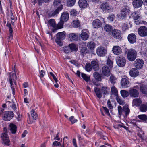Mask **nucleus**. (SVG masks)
<instances>
[{"mask_svg":"<svg viewBox=\"0 0 147 147\" xmlns=\"http://www.w3.org/2000/svg\"><path fill=\"white\" fill-rule=\"evenodd\" d=\"M13 39V36L12 33H10V35L9 36L8 38V41H10L11 40H12Z\"/></svg>","mask_w":147,"mask_h":147,"instance_id":"nucleus-64","label":"nucleus"},{"mask_svg":"<svg viewBox=\"0 0 147 147\" xmlns=\"http://www.w3.org/2000/svg\"><path fill=\"white\" fill-rule=\"evenodd\" d=\"M53 5L54 6L56 7L59 8L61 7L63 9V5L61 4V0H54Z\"/></svg>","mask_w":147,"mask_h":147,"instance_id":"nucleus-27","label":"nucleus"},{"mask_svg":"<svg viewBox=\"0 0 147 147\" xmlns=\"http://www.w3.org/2000/svg\"><path fill=\"white\" fill-rule=\"evenodd\" d=\"M91 66L92 68L94 71H97L99 69V66L97 62L95 61H92Z\"/></svg>","mask_w":147,"mask_h":147,"instance_id":"nucleus-23","label":"nucleus"},{"mask_svg":"<svg viewBox=\"0 0 147 147\" xmlns=\"http://www.w3.org/2000/svg\"><path fill=\"white\" fill-rule=\"evenodd\" d=\"M141 102V100L139 98L135 99L133 101V105L136 106L140 105Z\"/></svg>","mask_w":147,"mask_h":147,"instance_id":"nucleus-35","label":"nucleus"},{"mask_svg":"<svg viewBox=\"0 0 147 147\" xmlns=\"http://www.w3.org/2000/svg\"><path fill=\"white\" fill-rule=\"evenodd\" d=\"M1 137L2 138L3 143L7 146L10 145V140L7 134V130L6 127L4 128L3 133L1 135Z\"/></svg>","mask_w":147,"mask_h":147,"instance_id":"nucleus-3","label":"nucleus"},{"mask_svg":"<svg viewBox=\"0 0 147 147\" xmlns=\"http://www.w3.org/2000/svg\"><path fill=\"white\" fill-rule=\"evenodd\" d=\"M138 32L141 37H145L147 36V28L145 26H140L138 29Z\"/></svg>","mask_w":147,"mask_h":147,"instance_id":"nucleus-7","label":"nucleus"},{"mask_svg":"<svg viewBox=\"0 0 147 147\" xmlns=\"http://www.w3.org/2000/svg\"><path fill=\"white\" fill-rule=\"evenodd\" d=\"M76 1V0H68L67 5L69 7H72L74 5Z\"/></svg>","mask_w":147,"mask_h":147,"instance_id":"nucleus-43","label":"nucleus"},{"mask_svg":"<svg viewBox=\"0 0 147 147\" xmlns=\"http://www.w3.org/2000/svg\"><path fill=\"white\" fill-rule=\"evenodd\" d=\"M95 46V44L93 42H90L87 44V46L88 48L90 50H93Z\"/></svg>","mask_w":147,"mask_h":147,"instance_id":"nucleus-34","label":"nucleus"},{"mask_svg":"<svg viewBox=\"0 0 147 147\" xmlns=\"http://www.w3.org/2000/svg\"><path fill=\"white\" fill-rule=\"evenodd\" d=\"M78 3L79 6L81 8H85L87 6V2L86 0H79Z\"/></svg>","mask_w":147,"mask_h":147,"instance_id":"nucleus-22","label":"nucleus"},{"mask_svg":"<svg viewBox=\"0 0 147 147\" xmlns=\"http://www.w3.org/2000/svg\"><path fill=\"white\" fill-rule=\"evenodd\" d=\"M48 25L53 28V32H54L56 27V24L55 20L53 19H50L48 22Z\"/></svg>","mask_w":147,"mask_h":147,"instance_id":"nucleus-20","label":"nucleus"},{"mask_svg":"<svg viewBox=\"0 0 147 147\" xmlns=\"http://www.w3.org/2000/svg\"><path fill=\"white\" fill-rule=\"evenodd\" d=\"M112 51L113 53L115 55H119L122 52V49L121 48L118 46H113Z\"/></svg>","mask_w":147,"mask_h":147,"instance_id":"nucleus-16","label":"nucleus"},{"mask_svg":"<svg viewBox=\"0 0 147 147\" xmlns=\"http://www.w3.org/2000/svg\"><path fill=\"white\" fill-rule=\"evenodd\" d=\"M131 16H132L135 20H138L140 18V16L136 12H133L131 15Z\"/></svg>","mask_w":147,"mask_h":147,"instance_id":"nucleus-41","label":"nucleus"},{"mask_svg":"<svg viewBox=\"0 0 147 147\" xmlns=\"http://www.w3.org/2000/svg\"><path fill=\"white\" fill-rule=\"evenodd\" d=\"M14 116V114L12 111H6L4 116V120L5 121L10 120Z\"/></svg>","mask_w":147,"mask_h":147,"instance_id":"nucleus-8","label":"nucleus"},{"mask_svg":"<svg viewBox=\"0 0 147 147\" xmlns=\"http://www.w3.org/2000/svg\"><path fill=\"white\" fill-rule=\"evenodd\" d=\"M121 84V86L124 88L129 86V82L126 78H124L122 79Z\"/></svg>","mask_w":147,"mask_h":147,"instance_id":"nucleus-18","label":"nucleus"},{"mask_svg":"<svg viewBox=\"0 0 147 147\" xmlns=\"http://www.w3.org/2000/svg\"><path fill=\"white\" fill-rule=\"evenodd\" d=\"M102 107L106 114L108 116H109L110 115V114L109 112V110L106 107Z\"/></svg>","mask_w":147,"mask_h":147,"instance_id":"nucleus-60","label":"nucleus"},{"mask_svg":"<svg viewBox=\"0 0 147 147\" xmlns=\"http://www.w3.org/2000/svg\"><path fill=\"white\" fill-rule=\"evenodd\" d=\"M107 105L108 108H109L110 109H112L113 107L111 104V102L109 100H108L107 103Z\"/></svg>","mask_w":147,"mask_h":147,"instance_id":"nucleus-63","label":"nucleus"},{"mask_svg":"<svg viewBox=\"0 0 147 147\" xmlns=\"http://www.w3.org/2000/svg\"><path fill=\"white\" fill-rule=\"evenodd\" d=\"M123 110L125 113V116H127L128 115L130 112V109L128 105H125L123 107Z\"/></svg>","mask_w":147,"mask_h":147,"instance_id":"nucleus-30","label":"nucleus"},{"mask_svg":"<svg viewBox=\"0 0 147 147\" xmlns=\"http://www.w3.org/2000/svg\"><path fill=\"white\" fill-rule=\"evenodd\" d=\"M125 53L127 54L128 59L130 61H134L137 58V52L134 49H127Z\"/></svg>","mask_w":147,"mask_h":147,"instance_id":"nucleus-1","label":"nucleus"},{"mask_svg":"<svg viewBox=\"0 0 147 147\" xmlns=\"http://www.w3.org/2000/svg\"><path fill=\"white\" fill-rule=\"evenodd\" d=\"M94 90L97 97L100 99V98L102 97V92L100 89L95 87L94 88Z\"/></svg>","mask_w":147,"mask_h":147,"instance_id":"nucleus-25","label":"nucleus"},{"mask_svg":"<svg viewBox=\"0 0 147 147\" xmlns=\"http://www.w3.org/2000/svg\"><path fill=\"white\" fill-rule=\"evenodd\" d=\"M68 40L71 41H76L78 40V36L75 33H71L68 34Z\"/></svg>","mask_w":147,"mask_h":147,"instance_id":"nucleus-13","label":"nucleus"},{"mask_svg":"<svg viewBox=\"0 0 147 147\" xmlns=\"http://www.w3.org/2000/svg\"><path fill=\"white\" fill-rule=\"evenodd\" d=\"M102 74L105 76L108 77L111 74L110 70L107 66L105 65L102 67Z\"/></svg>","mask_w":147,"mask_h":147,"instance_id":"nucleus-12","label":"nucleus"},{"mask_svg":"<svg viewBox=\"0 0 147 147\" xmlns=\"http://www.w3.org/2000/svg\"><path fill=\"white\" fill-rule=\"evenodd\" d=\"M88 52V50L86 47L82 48L80 51V53L83 55H84Z\"/></svg>","mask_w":147,"mask_h":147,"instance_id":"nucleus-44","label":"nucleus"},{"mask_svg":"<svg viewBox=\"0 0 147 147\" xmlns=\"http://www.w3.org/2000/svg\"><path fill=\"white\" fill-rule=\"evenodd\" d=\"M140 92L143 94L147 95V86L142 85L140 87Z\"/></svg>","mask_w":147,"mask_h":147,"instance_id":"nucleus-28","label":"nucleus"},{"mask_svg":"<svg viewBox=\"0 0 147 147\" xmlns=\"http://www.w3.org/2000/svg\"><path fill=\"white\" fill-rule=\"evenodd\" d=\"M104 30L107 32H109L112 30V26L109 24H106L104 26Z\"/></svg>","mask_w":147,"mask_h":147,"instance_id":"nucleus-39","label":"nucleus"},{"mask_svg":"<svg viewBox=\"0 0 147 147\" xmlns=\"http://www.w3.org/2000/svg\"><path fill=\"white\" fill-rule=\"evenodd\" d=\"M77 14V11L74 9H72L70 12V15L72 16H76Z\"/></svg>","mask_w":147,"mask_h":147,"instance_id":"nucleus-59","label":"nucleus"},{"mask_svg":"<svg viewBox=\"0 0 147 147\" xmlns=\"http://www.w3.org/2000/svg\"><path fill=\"white\" fill-rule=\"evenodd\" d=\"M10 130L11 132L13 134H15L16 131L17 127L14 124H11L10 125Z\"/></svg>","mask_w":147,"mask_h":147,"instance_id":"nucleus-33","label":"nucleus"},{"mask_svg":"<svg viewBox=\"0 0 147 147\" xmlns=\"http://www.w3.org/2000/svg\"><path fill=\"white\" fill-rule=\"evenodd\" d=\"M93 76L96 80L98 81L102 80L100 74L98 72H95L93 74Z\"/></svg>","mask_w":147,"mask_h":147,"instance_id":"nucleus-31","label":"nucleus"},{"mask_svg":"<svg viewBox=\"0 0 147 147\" xmlns=\"http://www.w3.org/2000/svg\"><path fill=\"white\" fill-rule=\"evenodd\" d=\"M62 10V8L61 7H60L59 8H57L54 11L50 12L49 13V15L51 17L54 16L55 15L58 14L59 12Z\"/></svg>","mask_w":147,"mask_h":147,"instance_id":"nucleus-24","label":"nucleus"},{"mask_svg":"<svg viewBox=\"0 0 147 147\" xmlns=\"http://www.w3.org/2000/svg\"><path fill=\"white\" fill-rule=\"evenodd\" d=\"M116 62L118 66L120 67H123L125 64L126 60L123 55H120L116 58Z\"/></svg>","mask_w":147,"mask_h":147,"instance_id":"nucleus-4","label":"nucleus"},{"mask_svg":"<svg viewBox=\"0 0 147 147\" xmlns=\"http://www.w3.org/2000/svg\"><path fill=\"white\" fill-rule=\"evenodd\" d=\"M53 145L56 146H59L61 145V144L59 142L55 141L53 143Z\"/></svg>","mask_w":147,"mask_h":147,"instance_id":"nucleus-61","label":"nucleus"},{"mask_svg":"<svg viewBox=\"0 0 147 147\" xmlns=\"http://www.w3.org/2000/svg\"><path fill=\"white\" fill-rule=\"evenodd\" d=\"M127 38L130 43L133 44L136 42V37L134 34L131 33L128 35Z\"/></svg>","mask_w":147,"mask_h":147,"instance_id":"nucleus-15","label":"nucleus"},{"mask_svg":"<svg viewBox=\"0 0 147 147\" xmlns=\"http://www.w3.org/2000/svg\"><path fill=\"white\" fill-rule=\"evenodd\" d=\"M63 51L66 54H68L71 51L69 46L63 47Z\"/></svg>","mask_w":147,"mask_h":147,"instance_id":"nucleus-49","label":"nucleus"},{"mask_svg":"<svg viewBox=\"0 0 147 147\" xmlns=\"http://www.w3.org/2000/svg\"><path fill=\"white\" fill-rule=\"evenodd\" d=\"M69 120L71 122L72 124H73L77 122L78 120L77 119H75L74 116H71L69 118Z\"/></svg>","mask_w":147,"mask_h":147,"instance_id":"nucleus-54","label":"nucleus"},{"mask_svg":"<svg viewBox=\"0 0 147 147\" xmlns=\"http://www.w3.org/2000/svg\"><path fill=\"white\" fill-rule=\"evenodd\" d=\"M116 78L114 76L111 75L110 76L109 80L111 84L114 85L116 83Z\"/></svg>","mask_w":147,"mask_h":147,"instance_id":"nucleus-40","label":"nucleus"},{"mask_svg":"<svg viewBox=\"0 0 147 147\" xmlns=\"http://www.w3.org/2000/svg\"><path fill=\"white\" fill-rule=\"evenodd\" d=\"M64 22L63 21L61 20L60 22L58 23L57 25L56 24V27L55 28V31L61 28H62Z\"/></svg>","mask_w":147,"mask_h":147,"instance_id":"nucleus-45","label":"nucleus"},{"mask_svg":"<svg viewBox=\"0 0 147 147\" xmlns=\"http://www.w3.org/2000/svg\"><path fill=\"white\" fill-rule=\"evenodd\" d=\"M129 74L131 76L135 77L139 75V72L138 70L136 68H133L130 70Z\"/></svg>","mask_w":147,"mask_h":147,"instance_id":"nucleus-21","label":"nucleus"},{"mask_svg":"<svg viewBox=\"0 0 147 147\" xmlns=\"http://www.w3.org/2000/svg\"><path fill=\"white\" fill-rule=\"evenodd\" d=\"M15 73L13 74L10 73V78H9V82L11 84V87L12 88V90L13 92V93L14 94L15 93V88L14 86L13 85V82L15 84V86L16 85V83L15 80L17 79V78L16 74V71L15 69Z\"/></svg>","mask_w":147,"mask_h":147,"instance_id":"nucleus-2","label":"nucleus"},{"mask_svg":"<svg viewBox=\"0 0 147 147\" xmlns=\"http://www.w3.org/2000/svg\"><path fill=\"white\" fill-rule=\"evenodd\" d=\"M65 35L63 32L58 33L57 34V37L55 39V42L59 45H62L61 40L65 39Z\"/></svg>","mask_w":147,"mask_h":147,"instance_id":"nucleus-5","label":"nucleus"},{"mask_svg":"<svg viewBox=\"0 0 147 147\" xmlns=\"http://www.w3.org/2000/svg\"><path fill=\"white\" fill-rule=\"evenodd\" d=\"M92 67L90 63H87L85 67V70L88 72H90L92 70Z\"/></svg>","mask_w":147,"mask_h":147,"instance_id":"nucleus-48","label":"nucleus"},{"mask_svg":"<svg viewBox=\"0 0 147 147\" xmlns=\"http://www.w3.org/2000/svg\"><path fill=\"white\" fill-rule=\"evenodd\" d=\"M112 35L115 38L119 39L121 36V32L118 30L114 29L112 32Z\"/></svg>","mask_w":147,"mask_h":147,"instance_id":"nucleus-14","label":"nucleus"},{"mask_svg":"<svg viewBox=\"0 0 147 147\" xmlns=\"http://www.w3.org/2000/svg\"><path fill=\"white\" fill-rule=\"evenodd\" d=\"M121 96L123 98L126 97L129 95V93L128 91L125 90H121L120 91Z\"/></svg>","mask_w":147,"mask_h":147,"instance_id":"nucleus-36","label":"nucleus"},{"mask_svg":"<svg viewBox=\"0 0 147 147\" xmlns=\"http://www.w3.org/2000/svg\"><path fill=\"white\" fill-rule=\"evenodd\" d=\"M138 118L143 122H145L147 120V116L146 115H140L138 116Z\"/></svg>","mask_w":147,"mask_h":147,"instance_id":"nucleus-42","label":"nucleus"},{"mask_svg":"<svg viewBox=\"0 0 147 147\" xmlns=\"http://www.w3.org/2000/svg\"><path fill=\"white\" fill-rule=\"evenodd\" d=\"M72 26L75 28H77L80 26V24L79 21L78 20H76L73 21L72 22Z\"/></svg>","mask_w":147,"mask_h":147,"instance_id":"nucleus-38","label":"nucleus"},{"mask_svg":"<svg viewBox=\"0 0 147 147\" xmlns=\"http://www.w3.org/2000/svg\"><path fill=\"white\" fill-rule=\"evenodd\" d=\"M102 24L101 22L98 19H96L92 22V26L94 28H98L100 27Z\"/></svg>","mask_w":147,"mask_h":147,"instance_id":"nucleus-19","label":"nucleus"},{"mask_svg":"<svg viewBox=\"0 0 147 147\" xmlns=\"http://www.w3.org/2000/svg\"><path fill=\"white\" fill-rule=\"evenodd\" d=\"M69 18V14L66 12H63L62 13L61 17V20L63 21H67Z\"/></svg>","mask_w":147,"mask_h":147,"instance_id":"nucleus-26","label":"nucleus"},{"mask_svg":"<svg viewBox=\"0 0 147 147\" xmlns=\"http://www.w3.org/2000/svg\"><path fill=\"white\" fill-rule=\"evenodd\" d=\"M144 64L143 60L140 59H137L135 61V66L138 69L142 68Z\"/></svg>","mask_w":147,"mask_h":147,"instance_id":"nucleus-11","label":"nucleus"},{"mask_svg":"<svg viewBox=\"0 0 147 147\" xmlns=\"http://www.w3.org/2000/svg\"><path fill=\"white\" fill-rule=\"evenodd\" d=\"M81 37L82 40H86L88 39L89 35L87 32L82 31L81 34Z\"/></svg>","mask_w":147,"mask_h":147,"instance_id":"nucleus-29","label":"nucleus"},{"mask_svg":"<svg viewBox=\"0 0 147 147\" xmlns=\"http://www.w3.org/2000/svg\"><path fill=\"white\" fill-rule=\"evenodd\" d=\"M31 115L33 118L35 120L38 117V115L37 113L34 110L32 109L31 111Z\"/></svg>","mask_w":147,"mask_h":147,"instance_id":"nucleus-46","label":"nucleus"},{"mask_svg":"<svg viewBox=\"0 0 147 147\" xmlns=\"http://www.w3.org/2000/svg\"><path fill=\"white\" fill-rule=\"evenodd\" d=\"M139 92L135 87L131 88L129 90V94L131 97H137L139 95Z\"/></svg>","mask_w":147,"mask_h":147,"instance_id":"nucleus-9","label":"nucleus"},{"mask_svg":"<svg viewBox=\"0 0 147 147\" xmlns=\"http://www.w3.org/2000/svg\"><path fill=\"white\" fill-rule=\"evenodd\" d=\"M143 3L142 0H134L133 2V5L134 8H138L140 7Z\"/></svg>","mask_w":147,"mask_h":147,"instance_id":"nucleus-17","label":"nucleus"},{"mask_svg":"<svg viewBox=\"0 0 147 147\" xmlns=\"http://www.w3.org/2000/svg\"><path fill=\"white\" fill-rule=\"evenodd\" d=\"M96 52L98 56H103L106 53V50L104 47H100L97 48Z\"/></svg>","mask_w":147,"mask_h":147,"instance_id":"nucleus-10","label":"nucleus"},{"mask_svg":"<svg viewBox=\"0 0 147 147\" xmlns=\"http://www.w3.org/2000/svg\"><path fill=\"white\" fill-rule=\"evenodd\" d=\"M40 72V78H43L44 76L45 72L43 70H39Z\"/></svg>","mask_w":147,"mask_h":147,"instance_id":"nucleus-62","label":"nucleus"},{"mask_svg":"<svg viewBox=\"0 0 147 147\" xmlns=\"http://www.w3.org/2000/svg\"><path fill=\"white\" fill-rule=\"evenodd\" d=\"M121 27L122 30L123 31H125L128 28V25L127 24L125 23L123 24Z\"/></svg>","mask_w":147,"mask_h":147,"instance_id":"nucleus-57","label":"nucleus"},{"mask_svg":"<svg viewBox=\"0 0 147 147\" xmlns=\"http://www.w3.org/2000/svg\"><path fill=\"white\" fill-rule=\"evenodd\" d=\"M111 91L113 94L116 97L118 96V90L115 86H113L111 87Z\"/></svg>","mask_w":147,"mask_h":147,"instance_id":"nucleus-32","label":"nucleus"},{"mask_svg":"<svg viewBox=\"0 0 147 147\" xmlns=\"http://www.w3.org/2000/svg\"><path fill=\"white\" fill-rule=\"evenodd\" d=\"M100 7L104 11L106 9H108L109 8V6L107 3L102 4L100 6Z\"/></svg>","mask_w":147,"mask_h":147,"instance_id":"nucleus-50","label":"nucleus"},{"mask_svg":"<svg viewBox=\"0 0 147 147\" xmlns=\"http://www.w3.org/2000/svg\"><path fill=\"white\" fill-rule=\"evenodd\" d=\"M69 46L71 52H72L73 51H76L77 50L78 48L76 45L72 43L70 44Z\"/></svg>","mask_w":147,"mask_h":147,"instance_id":"nucleus-37","label":"nucleus"},{"mask_svg":"<svg viewBox=\"0 0 147 147\" xmlns=\"http://www.w3.org/2000/svg\"><path fill=\"white\" fill-rule=\"evenodd\" d=\"M81 76L83 78L86 82L88 81L90 79V77L88 76L86 74L82 73Z\"/></svg>","mask_w":147,"mask_h":147,"instance_id":"nucleus-51","label":"nucleus"},{"mask_svg":"<svg viewBox=\"0 0 147 147\" xmlns=\"http://www.w3.org/2000/svg\"><path fill=\"white\" fill-rule=\"evenodd\" d=\"M107 64L110 67H113V62L110 59H108L107 62Z\"/></svg>","mask_w":147,"mask_h":147,"instance_id":"nucleus-56","label":"nucleus"},{"mask_svg":"<svg viewBox=\"0 0 147 147\" xmlns=\"http://www.w3.org/2000/svg\"><path fill=\"white\" fill-rule=\"evenodd\" d=\"M107 87H102L101 90L103 94L105 95L107 93Z\"/></svg>","mask_w":147,"mask_h":147,"instance_id":"nucleus-55","label":"nucleus"},{"mask_svg":"<svg viewBox=\"0 0 147 147\" xmlns=\"http://www.w3.org/2000/svg\"><path fill=\"white\" fill-rule=\"evenodd\" d=\"M131 11L129 9L128 7L127 6L124 7L121 9L120 14V17L121 19L125 18L127 14L131 13Z\"/></svg>","mask_w":147,"mask_h":147,"instance_id":"nucleus-6","label":"nucleus"},{"mask_svg":"<svg viewBox=\"0 0 147 147\" xmlns=\"http://www.w3.org/2000/svg\"><path fill=\"white\" fill-rule=\"evenodd\" d=\"M117 102L120 105H123L125 104V102L121 100L118 96L116 97Z\"/></svg>","mask_w":147,"mask_h":147,"instance_id":"nucleus-53","label":"nucleus"},{"mask_svg":"<svg viewBox=\"0 0 147 147\" xmlns=\"http://www.w3.org/2000/svg\"><path fill=\"white\" fill-rule=\"evenodd\" d=\"M6 26L8 27L9 28V31L10 33H12L13 32V30L11 28V26L10 23H7L6 24Z\"/></svg>","mask_w":147,"mask_h":147,"instance_id":"nucleus-58","label":"nucleus"},{"mask_svg":"<svg viewBox=\"0 0 147 147\" xmlns=\"http://www.w3.org/2000/svg\"><path fill=\"white\" fill-rule=\"evenodd\" d=\"M118 114L120 116L122 115V113L123 111V108H122V107L121 106H118Z\"/></svg>","mask_w":147,"mask_h":147,"instance_id":"nucleus-52","label":"nucleus"},{"mask_svg":"<svg viewBox=\"0 0 147 147\" xmlns=\"http://www.w3.org/2000/svg\"><path fill=\"white\" fill-rule=\"evenodd\" d=\"M140 111L146 112L147 110V106L146 105L142 104L140 107Z\"/></svg>","mask_w":147,"mask_h":147,"instance_id":"nucleus-47","label":"nucleus"}]
</instances>
